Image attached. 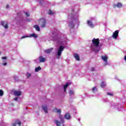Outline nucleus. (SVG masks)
<instances>
[{"label":"nucleus","instance_id":"nucleus-27","mask_svg":"<svg viewBox=\"0 0 126 126\" xmlns=\"http://www.w3.org/2000/svg\"><path fill=\"white\" fill-rule=\"evenodd\" d=\"M28 37H29V36L24 35L21 37V39H24V38H28Z\"/></svg>","mask_w":126,"mask_h":126},{"label":"nucleus","instance_id":"nucleus-3","mask_svg":"<svg viewBox=\"0 0 126 126\" xmlns=\"http://www.w3.org/2000/svg\"><path fill=\"white\" fill-rule=\"evenodd\" d=\"M63 49H64V47L63 46H60L58 49V53H57L58 59H59V58H60V57L62 56V52L63 51Z\"/></svg>","mask_w":126,"mask_h":126},{"label":"nucleus","instance_id":"nucleus-9","mask_svg":"<svg viewBox=\"0 0 126 126\" xmlns=\"http://www.w3.org/2000/svg\"><path fill=\"white\" fill-rule=\"evenodd\" d=\"M64 117L66 120H70L71 118V116H70V115L68 113H66Z\"/></svg>","mask_w":126,"mask_h":126},{"label":"nucleus","instance_id":"nucleus-19","mask_svg":"<svg viewBox=\"0 0 126 126\" xmlns=\"http://www.w3.org/2000/svg\"><path fill=\"white\" fill-rule=\"evenodd\" d=\"M41 67L39 66L35 68V72H38V71H39V70H41Z\"/></svg>","mask_w":126,"mask_h":126},{"label":"nucleus","instance_id":"nucleus-6","mask_svg":"<svg viewBox=\"0 0 126 126\" xmlns=\"http://www.w3.org/2000/svg\"><path fill=\"white\" fill-rule=\"evenodd\" d=\"M101 59L105 63L104 65H107L108 64V57L107 56H101Z\"/></svg>","mask_w":126,"mask_h":126},{"label":"nucleus","instance_id":"nucleus-25","mask_svg":"<svg viewBox=\"0 0 126 126\" xmlns=\"http://www.w3.org/2000/svg\"><path fill=\"white\" fill-rule=\"evenodd\" d=\"M95 91H97V88H96V87H94L93 88V92L94 93H95Z\"/></svg>","mask_w":126,"mask_h":126},{"label":"nucleus","instance_id":"nucleus-35","mask_svg":"<svg viewBox=\"0 0 126 126\" xmlns=\"http://www.w3.org/2000/svg\"><path fill=\"white\" fill-rule=\"evenodd\" d=\"M9 7V5H7L6 6V8H8Z\"/></svg>","mask_w":126,"mask_h":126},{"label":"nucleus","instance_id":"nucleus-20","mask_svg":"<svg viewBox=\"0 0 126 126\" xmlns=\"http://www.w3.org/2000/svg\"><path fill=\"white\" fill-rule=\"evenodd\" d=\"M116 6L120 8V7H122L123 6V4L121 3H118L116 5Z\"/></svg>","mask_w":126,"mask_h":126},{"label":"nucleus","instance_id":"nucleus-17","mask_svg":"<svg viewBox=\"0 0 126 126\" xmlns=\"http://www.w3.org/2000/svg\"><path fill=\"white\" fill-rule=\"evenodd\" d=\"M68 85H69V83H67L66 84H65V85H64L63 86V88H64V92H66V88H67V87H68Z\"/></svg>","mask_w":126,"mask_h":126},{"label":"nucleus","instance_id":"nucleus-22","mask_svg":"<svg viewBox=\"0 0 126 126\" xmlns=\"http://www.w3.org/2000/svg\"><path fill=\"white\" fill-rule=\"evenodd\" d=\"M69 94L70 96H72V95L74 94V93L73 92V91L70 90L69 92Z\"/></svg>","mask_w":126,"mask_h":126},{"label":"nucleus","instance_id":"nucleus-23","mask_svg":"<svg viewBox=\"0 0 126 126\" xmlns=\"http://www.w3.org/2000/svg\"><path fill=\"white\" fill-rule=\"evenodd\" d=\"M30 37H33L34 38H37V36L36 34L35 33H32L31 34Z\"/></svg>","mask_w":126,"mask_h":126},{"label":"nucleus","instance_id":"nucleus-34","mask_svg":"<svg viewBox=\"0 0 126 126\" xmlns=\"http://www.w3.org/2000/svg\"><path fill=\"white\" fill-rule=\"evenodd\" d=\"M14 100L15 101H17V100H18V98H17V97H15V98H14Z\"/></svg>","mask_w":126,"mask_h":126},{"label":"nucleus","instance_id":"nucleus-21","mask_svg":"<svg viewBox=\"0 0 126 126\" xmlns=\"http://www.w3.org/2000/svg\"><path fill=\"white\" fill-rule=\"evenodd\" d=\"M100 86L102 88H104V87H106V85L105 84L104 82H102Z\"/></svg>","mask_w":126,"mask_h":126},{"label":"nucleus","instance_id":"nucleus-29","mask_svg":"<svg viewBox=\"0 0 126 126\" xmlns=\"http://www.w3.org/2000/svg\"><path fill=\"white\" fill-rule=\"evenodd\" d=\"M107 95H109L110 96H113L114 94L112 93H107Z\"/></svg>","mask_w":126,"mask_h":126},{"label":"nucleus","instance_id":"nucleus-16","mask_svg":"<svg viewBox=\"0 0 126 126\" xmlns=\"http://www.w3.org/2000/svg\"><path fill=\"white\" fill-rule=\"evenodd\" d=\"M22 123L20 122H16L15 124H12L13 126H21Z\"/></svg>","mask_w":126,"mask_h":126},{"label":"nucleus","instance_id":"nucleus-15","mask_svg":"<svg viewBox=\"0 0 126 126\" xmlns=\"http://www.w3.org/2000/svg\"><path fill=\"white\" fill-rule=\"evenodd\" d=\"M14 95H15V96H20L21 95V92L20 91H15L14 93Z\"/></svg>","mask_w":126,"mask_h":126},{"label":"nucleus","instance_id":"nucleus-31","mask_svg":"<svg viewBox=\"0 0 126 126\" xmlns=\"http://www.w3.org/2000/svg\"><path fill=\"white\" fill-rule=\"evenodd\" d=\"M91 70L92 71H95V68L94 67H92L91 69Z\"/></svg>","mask_w":126,"mask_h":126},{"label":"nucleus","instance_id":"nucleus-14","mask_svg":"<svg viewBox=\"0 0 126 126\" xmlns=\"http://www.w3.org/2000/svg\"><path fill=\"white\" fill-rule=\"evenodd\" d=\"M74 56L75 59H76V61H80V59L79 58V55H78V54L75 53L74 55Z\"/></svg>","mask_w":126,"mask_h":126},{"label":"nucleus","instance_id":"nucleus-4","mask_svg":"<svg viewBox=\"0 0 126 126\" xmlns=\"http://www.w3.org/2000/svg\"><path fill=\"white\" fill-rule=\"evenodd\" d=\"M40 22V23L41 24V27L42 28H45V27H46V19H44V18H41L40 20H39V23Z\"/></svg>","mask_w":126,"mask_h":126},{"label":"nucleus","instance_id":"nucleus-32","mask_svg":"<svg viewBox=\"0 0 126 126\" xmlns=\"http://www.w3.org/2000/svg\"><path fill=\"white\" fill-rule=\"evenodd\" d=\"M7 58L6 57H3L1 58L2 60H6Z\"/></svg>","mask_w":126,"mask_h":126},{"label":"nucleus","instance_id":"nucleus-30","mask_svg":"<svg viewBox=\"0 0 126 126\" xmlns=\"http://www.w3.org/2000/svg\"><path fill=\"white\" fill-rule=\"evenodd\" d=\"M25 14L28 17L29 16H30V15L28 14L27 12H24Z\"/></svg>","mask_w":126,"mask_h":126},{"label":"nucleus","instance_id":"nucleus-28","mask_svg":"<svg viewBox=\"0 0 126 126\" xmlns=\"http://www.w3.org/2000/svg\"><path fill=\"white\" fill-rule=\"evenodd\" d=\"M27 76L28 77V78H29V77H30V76H31V74L28 73H27Z\"/></svg>","mask_w":126,"mask_h":126},{"label":"nucleus","instance_id":"nucleus-18","mask_svg":"<svg viewBox=\"0 0 126 126\" xmlns=\"http://www.w3.org/2000/svg\"><path fill=\"white\" fill-rule=\"evenodd\" d=\"M34 28H35L36 30V31H40V28L39 27V26L37 25H35L33 26Z\"/></svg>","mask_w":126,"mask_h":126},{"label":"nucleus","instance_id":"nucleus-10","mask_svg":"<svg viewBox=\"0 0 126 126\" xmlns=\"http://www.w3.org/2000/svg\"><path fill=\"white\" fill-rule=\"evenodd\" d=\"M87 24H88V25L90 27H91V28H93V27H94V25L92 23V21H87Z\"/></svg>","mask_w":126,"mask_h":126},{"label":"nucleus","instance_id":"nucleus-11","mask_svg":"<svg viewBox=\"0 0 126 126\" xmlns=\"http://www.w3.org/2000/svg\"><path fill=\"white\" fill-rule=\"evenodd\" d=\"M42 107L45 113L47 114L48 113V107L47 105H43Z\"/></svg>","mask_w":126,"mask_h":126},{"label":"nucleus","instance_id":"nucleus-24","mask_svg":"<svg viewBox=\"0 0 126 126\" xmlns=\"http://www.w3.org/2000/svg\"><path fill=\"white\" fill-rule=\"evenodd\" d=\"M48 14H49L50 15H53V14H54V12H53V11L50 9L49 10Z\"/></svg>","mask_w":126,"mask_h":126},{"label":"nucleus","instance_id":"nucleus-12","mask_svg":"<svg viewBox=\"0 0 126 126\" xmlns=\"http://www.w3.org/2000/svg\"><path fill=\"white\" fill-rule=\"evenodd\" d=\"M5 23L4 22H3V21H1V25H2V26H3V27H4V28L5 29H7L8 28V25H7V24H5V25H4V24H5Z\"/></svg>","mask_w":126,"mask_h":126},{"label":"nucleus","instance_id":"nucleus-13","mask_svg":"<svg viewBox=\"0 0 126 126\" xmlns=\"http://www.w3.org/2000/svg\"><path fill=\"white\" fill-rule=\"evenodd\" d=\"M53 48H51L48 49H46L45 50L44 52H45L46 54H50V53H52V51H53Z\"/></svg>","mask_w":126,"mask_h":126},{"label":"nucleus","instance_id":"nucleus-36","mask_svg":"<svg viewBox=\"0 0 126 126\" xmlns=\"http://www.w3.org/2000/svg\"><path fill=\"white\" fill-rule=\"evenodd\" d=\"M1 54V52H0V55Z\"/></svg>","mask_w":126,"mask_h":126},{"label":"nucleus","instance_id":"nucleus-5","mask_svg":"<svg viewBox=\"0 0 126 126\" xmlns=\"http://www.w3.org/2000/svg\"><path fill=\"white\" fill-rule=\"evenodd\" d=\"M119 30H116L115 32H113L112 37L114 39H117L118 38V36H119Z\"/></svg>","mask_w":126,"mask_h":126},{"label":"nucleus","instance_id":"nucleus-37","mask_svg":"<svg viewBox=\"0 0 126 126\" xmlns=\"http://www.w3.org/2000/svg\"><path fill=\"white\" fill-rule=\"evenodd\" d=\"M63 126H64V125H63Z\"/></svg>","mask_w":126,"mask_h":126},{"label":"nucleus","instance_id":"nucleus-1","mask_svg":"<svg viewBox=\"0 0 126 126\" xmlns=\"http://www.w3.org/2000/svg\"><path fill=\"white\" fill-rule=\"evenodd\" d=\"M59 119L61 120V122L58 120H55V124L57 126H61L62 124H63V123H64V119H63V116L61 114L59 115Z\"/></svg>","mask_w":126,"mask_h":126},{"label":"nucleus","instance_id":"nucleus-2","mask_svg":"<svg viewBox=\"0 0 126 126\" xmlns=\"http://www.w3.org/2000/svg\"><path fill=\"white\" fill-rule=\"evenodd\" d=\"M92 42L94 45L95 47H99V45H100V39L99 38H93L92 40Z\"/></svg>","mask_w":126,"mask_h":126},{"label":"nucleus","instance_id":"nucleus-26","mask_svg":"<svg viewBox=\"0 0 126 126\" xmlns=\"http://www.w3.org/2000/svg\"><path fill=\"white\" fill-rule=\"evenodd\" d=\"M3 95V92L2 90H0V96H2Z\"/></svg>","mask_w":126,"mask_h":126},{"label":"nucleus","instance_id":"nucleus-8","mask_svg":"<svg viewBox=\"0 0 126 126\" xmlns=\"http://www.w3.org/2000/svg\"><path fill=\"white\" fill-rule=\"evenodd\" d=\"M53 112H54V113H57V114H61L62 110L57 108H54L53 109Z\"/></svg>","mask_w":126,"mask_h":126},{"label":"nucleus","instance_id":"nucleus-7","mask_svg":"<svg viewBox=\"0 0 126 126\" xmlns=\"http://www.w3.org/2000/svg\"><path fill=\"white\" fill-rule=\"evenodd\" d=\"M39 61L40 63H45V62H46V58H44L43 56H41L39 57Z\"/></svg>","mask_w":126,"mask_h":126},{"label":"nucleus","instance_id":"nucleus-33","mask_svg":"<svg viewBox=\"0 0 126 126\" xmlns=\"http://www.w3.org/2000/svg\"><path fill=\"white\" fill-rule=\"evenodd\" d=\"M7 64V63H2V65H4V66H5V65H6Z\"/></svg>","mask_w":126,"mask_h":126}]
</instances>
